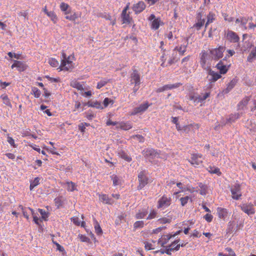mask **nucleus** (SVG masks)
<instances>
[{
  "instance_id": "nucleus-26",
  "label": "nucleus",
  "mask_w": 256,
  "mask_h": 256,
  "mask_svg": "<svg viewBox=\"0 0 256 256\" xmlns=\"http://www.w3.org/2000/svg\"><path fill=\"white\" fill-rule=\"evenodd\" d=\"M240 114L239 113H235L234 114H231L229 116V117L226 118V123L232 124L236 120L240 118Z\"/></svg>"
},
{
  "instance_id": "nucleus-46",
  "label": "nucleus",
  "mask_w": 256,
  "mask_h": 256,
  "mask_svg": "<svg viewBox=\"0 0 256 256\" xmlns=\"http://www.w3.org/2000/svg\"><path fill=\"white\" fill-rule=\"evenodd\" d=\"M28 208L30 211L31 214L32 215L33 218H34V223L36 224L37 225L39 226L40 225V224H39V218H38V217L37 216L36 214H35L34 210L31 208Z\"/></svg>"
},
{
  "instance_id": "nucleus-39",
  "label": "nucleus",
  "mask_w": 256,
  "mask_h": 256,
  "mask_svg": "<svg viewBox=\"0 0 256 256\" xmlns=\"http://www.w3.org/2000/svg\"><path fill=\"white\" fill-rule=\"evenodd\" d=\"M40 178L38 177L34 178V179L30 182V190H32L34 187L37 186L40 184Z\"/></svg>"
},
{
  "instance_id": "nucleus-20",
  "label": "nucleus",
  "mask_w": 256,
  "mask_h": 256,
  "mask_svg": "<svg viewBox=\"0 0 256 256\" xmlns=\"http://www.w3.org/2000/svg\"><path fill=\"white\" fill-rule=\"evenodd\" d=\"M132 127V124L129 122H121L118 123V126H116L117 128H120L122 130H127Z\"/></svg>"
},
{
  "instance_id": "nucleus-18",
  "label": "nucleus",
  "mask_w": 256,
  "mask_h": 256,
  "mask_svg": "<svg viewBox=\"0 0 256 256\" xmlns=\"http://www.w3.org/2000/svg\"><path fill=\"white\" fill-rule=\"evenodd\" d=\"M217 214L218 217L224 220L228 216V212L226 208L218 207L217 208Z\"/></svg>"
},
{
  "instance_id": "nucleus-29",
  "label": "nucleus",
  "mask_w": 256,
  "mask_h": 256,
  "mask_svg": "<svg viewBox=\"0 0 256 256\" xmlns=\"http://www.w3.org/2000/svg\"><path fill=\"white\" fill-rule=\"evenodd\" d=\"M93 220L96 233L98 236L102 235V230L100 226V224H98V222L96 220L95 218H94Z\"/></svg>"
},
{
  "instance_id": "nucleus-22",
  "label": "nucleus",
  "mask_w": 256,
  "mask_h": 256,
  "mask_svg": "<svg viewBox=\"0 0 256 256\" xmlns=\"http://www.w3.org/2000/svg\"><path fill=\"white\" fill-rule=\"evenodd\" d=\"M177 56V52L175 50H173L171 55L170 56V60H168V64L169 66H170L172 64H174L178 61L179 58H178Z\"/></svg>"
},
{
  "instance_id": "nucleus-64",
  "label": "nucleus",
  "mask_w": 256,
  "mask_h": 256,
  "mask_svg": "<svg viewBox=\"0 0 256 256\" xmlns=\"http://www.w3.org/2000/svg\"><path fill=\"white\" fill-rule=\"evenodd\" d=\"M79 237H80V240H81L82 242H89V241H90L89 238H88L86 236H84V235H82V234H80V235H79Z\"/></svg>"
},
{
  "instance_id": "nucleus-30",
  "label": "nucleus",
  "mask_w": 256,
  "mask_h": 256,
  "mask_svg": "<svg viewBox=\"0 0 256 256\" xmlns=\"http://www.w3.org/2000/svg\"><path fill=\"white\" fill-rule=\"evenodd\" d=\"M46 15L54 24H56L58 21V18L54 11H50L48 12H46Z\"/></svg>"
},
{
  "instance_id": "nucleus-25",
  "label": "nucleus",
  "mask_w": 256,
  "mask_h": 256,
  "mask_svg": "<svg viewBox=\"0 0 256 256\" xmlns=\"http://www.w3.org/2000/svg\"><path fill=\"white\" fill-rule=\"evenodd\" d=\"M54 201L56 208H60L64 204V198L62 196H59L56 197Z\"/></svg>"
},
{
  "instance_id": "nucleus-3",
  "label": "nucleus",
  "mask_w": 256,
  "mask_h": 256,
  "mask_svg": "<svg viewBox=\"0 0 256 256\" xmlns=\"http://www.w3.org/2000/svg\"><path fill=\"white\" fill-rule=\"evenodd\" d=\"M143 156L150 162L155 158L160 157V152L152 148H145L142 151Z\"/></svg>"
},
{
  "instance_id": "nucleus-19",
  "label": "nucleus",
  "mask_w": 256,
  "mask_h": 256,
  "mask_svg": "<svg viewBox=\"0 0 256 256\" xmlns=\"http://www.w3.org/2000/svg\"><path fill=\"white\" fill-rule=\"evenodd\" d=\"M216 14L212 12H210L206 16L207 20L206 23L205 24L204 32L206 31V28L208 26V24L213 22L216 20Z\"/></svg>"
},
{
  "instance_id": "nucleus-57",
  "label": "nucleus",
  "mask_w": 256,
  "mask_h": 256,
  "mask_svg": "<svg viewBox=\"0 0 256 256\" xmlns=\"http://www.w3.org/2000/svg\"><path fill=\"white\" fill-rule=\"evenodd\" d=\"M227 52L228 54L226 56L223 58V60H226L227 58H228L230 56H232L235 54V52L232 50H227Z\"/></svg>"
},
{
  "instance_id": "nucleus-5",
  "label": "nucleus",
  "mask_w": 256,
  "mask_h": 256,
  "mask_svg": "<svg viewBox=\"0 0 256 256\" xmlns=\"http://www.w3.org/2000/svg\"><path fill=\"white\" fill-rule=\"evenodd\" d=\"M232 197L233 199L238 200L242 196L241 186L238 183H235L230 188Z\"/></svg>"
},
{
  "instance_id": "nucleus-62",
  "label": "nucleus",
  "mask_w": 256,
  "mask_h": 256,
  "mask_svg": "<svg viewBox=\"0 0 256 256\" xmlns=\"http://www.w3.org/2000/svg\"><path fill=\"white\" fill-rule=\"evenodd\" d=\"M246 104H247V102L245 101L244 102H243V101L240 102L238 105V110L243 109L244 108L246 105Z\"/></svg>"
},
{
  "instance_id": "nucleus-35",
  "label": "nucleus",
  "mask_w": 256,
  "mask_h": 256,
  "mask_svg": "<svg viewBox=\"0 0 256 256\" xmlns=\"http://www.w3.org/2000/svg\"><path fill=\"white\" fill-rule=\"evenodd\" d=\"M256 59V46L252 50L248 57V60L249 62H252Z\"/></svg>"
},
{
  "instance_id": "nucleus-11",
  "label": "nucleus",
  "mask_w": 256,
  "mask_h": 256,
  "mask_svg": "<svg viewBox=\"0 0 256 256\" xmlns=\"http://www.w3.org/2000/svg\"><path fill=\"white\" fill-rule=\"evenodd\" d=\"M74 68L72 58L66 60H62L60 66L59 67L60 70L68 71L71 70Z\"/></svg>"
},
{
  "instance_id": "nucleus-59",
  "label": "nucleus",
  "mask_w": 256,
  "mask_h": 256,
  "mask_svg": "<svg viewBox=\"0 0 256 256\" xmlns=\"http://www.w3.org/2000/svg\"><path fill=\"white\" fill-rule=\"evenodd\" d=\"M225 250L228 252V255L225 256H236L235 252L231 248H226Z\"/></svg>"
},
{
  "instance_id": "nucleus-55",
  "label": "nucleus",
  "mask_w": 256,
  "mask_h": 256,
  "mask_svg": "<svg viewBox=\"0 0 256 256\" xmlns=\"http://www.w3.org/2000/svg\"><path fill=\"white\" fill-rule=\"evenodd\" d=\"M157 215V212L154 210H152L150 213L148 214V216L146 218L147 220H152L156 217Z\"/></svg>"
},
{
  "instance_id": "nucleus-38",
  "label": "nucleus",
  "mask_w": 256,
  "mask_h": 256,
  "mask_svg": "<svg viewBox=\"0 0 256 256\" xmlns=\"http://www.w3.org/2000/svg\"><path fill=\"white\" fill-rule=\"evenodd\" d=\"M126 215L122 214L118 216L115 220L116 225H120L122 222H126Z\"/></svg>"
},
{
  "instance_id": "nucleus-17",
  "label": "nucleus",
  "mask_w": 256,
  "mask_h": 256,
  "mask_svg": "<svg viewBox=\"0 0 256 256\" xmlns=\"http://www.w3.org/2000/svg\"><path fill=\"white\" fill-rule=\"evenodd\" d=\"M201 158L202 155L198 154H193L192 155V157L190 160H189V162L192 165L194 166H198L202 162L200 160Z\"/></svg>"
},
{
  "instance_id": "nucleus-16",
  "label": "nucleus",
  "mask_w": 256,
  "mask_h": 256,
  "mask_svg": "<svg viewBox=\"0 0 256 256\" xmlns=\"http://www.w3.org/2000/svg\"><path fill=\"white\" fill-rule=\"evenodd\" d=\"M146 8V4L142 1H140L138 3L134 4L132 6V10L135 14H138L142 12Z\"/></svg>"
},
{
  "instance_id": "nucleus-37",
  "label": "nucleus",
  "mask_w": 256,
  "mask_h": 256,
  "mask_svg": "<svg viewBox=\"0 0 256 256\" xmlns=\"http://www.w3.org/2000/svg\"><path fill=\"white\" fill-rule=\"evenodd\" d=\"M67 186V190L70 192H73L75 190H77L76 188V184L72 182H66Z\"/></svg>"
},
{
  "instance_id": "nucleus-9",
  "label": "nucleus",
  "mask_w": 256,
  "mask_h": 256,
  "mask_svg": "<svg viewBox=\"0 0 256 256\" xmlns=\"http://www.w3.org/2000/svg\"><path fill=\"white\" fill-rule=\"evenodd\" d=\"M150 106V104L148 102H144L140 104L139 106L134 108L132 112V115H136L138 114H142Z\"/></svg>"
},
{
  "instance_id": "nucleus-4",
  "label": "nucleus",
  "mask_w": 256,
  "mask_h": 256,
  "mask_svg": "<svg viewBox=\"0 0 256 256\" xmlns=\"http://www.w3.org/2000/svg\"><path fill=\"white\" fill-rule=\"evenodd\" d=\"M212 88V84L205 86L203 88L202 92L198 95V103H204L205 100L210 96Z\"/></svg>"
},
{
  "instance_id": "nucleus-45",
  "label": "nucleus",
  "mask_w": 256,
  "mask_h": 256,
  "mask_svg": "<svg viewBox=\"0 0 256 256\" xmlns=\"http://www.w3.org/2000/svg\"><path fill=\"white\" fill-rule=\"evenodd\" d=\"M144 222L142 220L136 222L134 224V230L140 228H142L144 226Z\"/></svg>"
},
{
  "instance_id": "nucleus-2",
  "label": "nucleus",
  "mask_w": 256,
  "mask_h": 256,
  "mask_svg": "<svg viewBox=\"0 0 256 256\" xmlns=\"http://www.w3.org/2000/svg\"><path fill=\"white\" fill-rule=\"evenodd\" d=\"M206 14L200 8L199 10L198 11L196 14V22L194 25L193 27L196 28L197 30H199L201 29L202 27L204 25L206 19L205 17Z\"/></svg>"
},
{
  "instance_id": "nucleus-6",
  "label": "nucleus",
  "mask_w": 256,
  "mask_h": 256,
  "mask_svg": "<svg viewBox=\"0 0 256 256\" xmlns=\"http://www.w3.org/2000/svg\"><path fill=\"white\" fill-rule=\"evenodd\" d=\"M226 50V47L220 46L218 48H213L210 50L212 58L214 60H218L223 56V53Z\"/></svg>"
},
{
  "instance_id": "nucleus-8",
  "label": "nucleus",
  "mask_w": 256,
  "mask_h": 256,
  "mask_svg": "<svg viewBox=\"0 0 256 256\" xmlns=\"http://www.w3.org/2000/svg\"><path fill=\"white\" fill-rule=\"evenodd\" d=\"M171 201L172 199L170 197H167L164 195L158 200L157 207L158 208L164 209L170 206Z\"/></svg>"
},
{
  "instance_id": "nucleus-61",
  "label": "nucleus",
  "mask_w": 256,
  "mask_h": 256,
  "mask_svg": "<svg viewBox=\"0 0 256 256\" xmlns=\"http://www.w3.org/2000/svg\"><path fill=\"white\" fill-rule=\"evenodd\" d=\"M204 218L208 222L212 221L213 216L211 214H207L204 216Z\"/></svg>"
},
{
  "instance_id": "nucleus-50",
  "label": "nucleus",
  "mask_w": 256,
  "mask_h": 256,
  "mask_svg": "<svg viewBox=\"0 0 256 256\" xmlns=\"http://www.w3.org/2000/svg\"><path fill=\"white\" fill-rule=\"evenodd\" d=\"M209 172L211 174H216L218 176H220L222 174V172H220V168H218L210 167Z\"/></svg>"
},
{
  "instance_id": "nucleus-41",
  "label": "nucleus",
  "mask_w": 256,
  "mask_h": 256,
  "mask_svg": "<svg viewBox=\"0 0 256 256\" xmlns=\"http://www.w3.org/2000/svg\"><path fill=\"white\" fill-rule=\"evenodd\" d=\"M189 200H190L191 202H192V198L190 197V196H186L184 197L181 198L180 199V202L182 206H185Z\"/></svg>"
},
{
  "instance_id": "nucleus-13",
  "label": "nucleus",
  "mask_w": 256,
  "mask_h": 256,
  "mask_svg": "<svg viewBox=\"0 0 256 256\" xmlns=\"http://www.w3.org/2000/svg\"><path fill=\"white\" fill-rule=\"evenodd\" d=\"M226 60H223V59L220 60L218 64L216 65V68L218 70H219L220 74H224L227 72L228 71V68L230 66V64L228 65L227 64H224V61Z\"/></svg>"
},
{
  "instance_id": "nucleus-7",
  "label": "nucleus",
  "mask_w": 256,
  "mask_h": 256,
  "mask_svg": "<svg viewBox=\"0 0 256 256\" xmlns=\"http://www.w3.org/2000/svg\"><path fill=\"white\" fill-rule=\"evenodd\" d=\"M208 74L210 76V78L208 79L210 82L208 85L212 84V88L213 87V83L215 82L218 79L222 78L221 74L218 72H216L212 70L210 68H208L207 69Z\"/></svg>"
},
{
  "instance_id": "nucleus-14",
  "label": "nucleus",
  "mask_w": 256,
  "mask_h": 256,
  "mask_svg": "<svg viewBox=\"0 0 256 256\" xmlns=\"http://www.w3.org/2000/svg\"><path fill=\"white\" fill-rule=\"evenodd\" d=\"M226 38L227 40L233 43L238 42L240 40V38L236 33L230 30L228 31Z\"/></svg>"
},
{
  "instance_id": "nucleus-33",
  "label": "nucleus",
  "mask_w": 256,
  "mask_h": 256,
  "mask_svg": "<svg viewBox=\"0 0 256 256\" xmlns=\"http://www.w3.org/2000/svg\"><path fill=\"white\" fill-rule=\"evenodd\" d=\"M111 180H112L113 185L114 186H116L118 185H121L122 180L120 177L116 175L113 174L110 176Z\"/></svg>"
},
{
  "instance_id": "nucleus-15",
  "label": "nucleus",
  "mask_w": 256,
  "mask_h": 256,
  "mask_svg": "<svg viewBox=\"0 0 256 256\" xmlns=\"http://www.w3.org/2000/svg\"><path fill=\"white\" fill-rule=\"evenodd\" d=\"M181 85H182V84L180 82H178V83H176V84H166V85L162 87H160V88H158L156 90V92H163L165 90L178 88Z\"/></svg>"
},
{
  "instance_id": "nucleus-44",
  "label": "nucleus",
  "mask_w": 256,
  "mask_h": 256,
  "mask_svg": "<svg viewBox=\"0 0 256 256\" xmlns=\"http://www.w3.org/2000/svg\"><path fill=\"white\" fill-rule=\"evenodd\" d=\"M31 94L34 96L36 98H38L40 96L41 94V92L40 90H38L36 87H32V92Z\"/></svg>"
},
{
  "instance_id": "nucleus-58",
  "label": "nucleus",
  "mask_w": 256,
  "mask_h": 256,
  "mask_svg": "<svg viewBox=\"0 0 256 256\" xmlns=\"http://www.w3.org/2000/svg\"><path fill=\"white\" fill-rule=\"evenodd\" d=\"M8 142L14 148H16L17 146L14 144V140L10 136H8L7 138Z\"/></svg>"
},
{
  "instance_id": "nucleus-40",
  "label": "nucleus",
  "mask_w": 256,
  "mask_h": 256,
  "mask_svg": "<svg viewBox=\"0 0 256 256\" xmlns=\"http://www.w3.org/2000/svg\"><path fill=\"white\" fill-rule=\"evenodd\" d=\"M3 101V103L5 104L6 105L9 106L10 107H12V104L10 102V100L8 98V96L6 94H2L0 96V97Z\"/></svg>"
},
{
  "instance_id": "nucleus-36",
  "label": "nucleus",
  "mask_w": 256,
  "mask_h": 256,
  "mask_svg": "<svg viewBox=\"0 0 256 256\" xmlns=\"http://www.w3.org/2000/svg\"><path fill=\"white\" fill-rule=\"evenodd\" d=\"M148 214V212L144 210L142 211H139L137 212L135 216V218L136 219H142L144 218Z\"/></svg>"
},
{
  "instance_id": "nucleus-32",
  "label": "nucleus",
  "mask_w": 256,
  "mask_h": 256,
  "mask_svg": "<svg viewBox=\"0 0 256 256\" xmlns=\"http://www.w3.org/2000/svg\"><path fill=\"white\" fill-rule=\"evenodd\" d=\"M118 156L126 162H130L132 160V158L123 150L119 152Z\"/></svg>"
},
{
  "instance_id": "nucleus-63",
  "label": "nucleus",
  "mask_w": 256,
  "mask_h": 256,
  "mask_svg": "<svg viewBox=\"0 0 256 256\" xmlns=\"http://www.w3.org/2000/svg\"><path fill=\"white\" fill-rule=\"evenodd\" d=\"M237 82V80L236 78H233L228 84V86H229L231 88H233L234 86H236Z\"/></svg>"
},
{
  "instance_id": "nucleus-60",
  "label": "nucleus",
  "mask_w": 256,
  "mask_h": 256,
  "mask_svg": "<svg viewBox=\"0 0 256 256\" xmlns=\"http://www.w3.org/2000/svg\"><path fill=\"white\" fill-rule=\"evenodd\" d=\"M170 220L166 218H160L158 220V222H160V224H165L166 223H170Z\"/></svg>"
},
{
  "instance_id": "nucleus-54",
  "label": "nucleus",
  "mask_w": 256,
  "mask_h": 256,
  "mask_svg": "<svg viewBox=\"0 0 256 256\" xmlns=\"http://www.w3.org/2000/svg\"><path fill=\"white\" fill-rule=\"evenodd\" d=\"M108 82V80H101L98 82L96 88L98 89H100L104 86Z\"/></svg>"
},
{
  "instance_id": "nucleus-24",
  "label": "nucleus",
  "mask_w": 256,
  "mask_h": 256,
  "mask_svg": "<svg viewBox=\"0 0 256 256\" xmlns=\"http://www.w3.org/2000/svg\"><path fill=\"white\" fill-rule=\"evenodd\" d=\"M188 44V38L186 39V44L184 45H181L180 46H176L174 50H175L176 52L177 51L179 52L180 54L182 56L184 54V52H186V47Z\"/></svg>"
},
{
  "instance_id": "nucleus-51",
  "label": "nucleus",
  "mask_w": 256,
  "mask_h": 256,
  "mask_svg": "<svg viewBox=\"0 0 256 256\" xmlns=\"http://www.w3.org/2000/svg\"><path fill=\"white\" fill-rule=\"evenodd\" d=\"M132 138L138 140L140 142H144V138L140 134L134 135L132 136Z\"/></svg>"
},
{
  "instance_id": "nucleus-21",
  "label": "nucleus",
  "mask_w": 256,
  "mask_h": 256,
  "mask_svg": "<svg viewBox=\"0 0 256 256\" xmlns=\"http://www.w3.org/2000/svg\"><path fill=\"white\" fill-rule=\"evenodd\" d=\"M60 10L64 12V14L67 15L71 13L72 11V8L70 7V6L65 3V2H62L60 4Z\"/></svg>"
},
{
  "instance_id": "nucleus-12",
  "label": "nucleus",
  "mask_w": 256,
  "mask_h": 256,
  "mask_svg": "<svg viewBox=\"0 0 256 256\" xmlns=\"http://www.w3.org/2000/svg\"><path fill=\"white\" fill-rule=\"evenodd\" d=\"M131 84H134L136 86H139L140 84V74L138 70L134 69L130 74Z\"/></svg>"
},
{
  "instance_id": "nucleus-56",
  "label": "nucleus",
  "mask_w": 256,
  "mask_h": 256,
  "mask_svg": "<svg viewBox=\"0 0 256 256\" xmlns=\"http://www.w3.org/2000/svg\"><path fill=\"white\" fill-rule=\"evenodd\" d=\"M170 54L169 51H166V50H164L162 55L161 56V60L165 62L166 60V56Z\"/></svg>"
},
{
  "instance_id": "nucleus-27",
  "label": "nucleus",
  "mask_w": 256,
  "mask_h": 256,
  "mask_svg": "<svg viewBox=\"0 0 256 256\" xmlns=\"http://www.w3.org/2000/svg\"><path fill=\"white\" fill-rule=\"evenodd\" d=\"M88 106L96 108L98 109H103L104 107L100 102L98 101L90 100L88 102Z\"/></svg>"
},
{
  "instance_id": "nucleus-48",
  "label": "nucleus",
  "mask_w": 256,
  "mask_h": 256,
  "mask_svg": "<svg viewBox=\"0 0 256 256\" xmlns=\"http://www.w3.org/2000/svg\"><path fill=\"white\" fill-rule=\"evenodd\" d=\"M38 210L39 211L40 214L42 216V218L44 220H46L48 216V213L46 212L44 210L38 208Z\"/></svg>"
},
{
  "instance_id": "nucleus-10",
  "label": "nucleus",
  "mask_w": 256,
  "mask_h": 256,
  "mask_svg": "<svg viewBox=\"0 0 256 256\" xmlns=\"http://www.w3.org/2000/svg\"><path fill=\"white\" fill-rule=\"evenodd\" d=\"M241 210L248 216L254 214L255 213V210L254 205L252 203L244 204L240 205Z\"/></svg>"
},
{
  "instance_id": "nucleus-1",
  "label": "nucleus",
  "mask_w": 256,
  "mask_h": 256,
  "mask_svg": "<svg viewBox=\"0 0 256 256\" xmlns=\"http://www.w3.org/2000/svg\"><path fill=\"white\" fill-rule=\"evenodd\" d=\"M138 185L137 186L138 190H142L149 182L148 172L146 170H143L138 173Z\"/></svg>"
},
{
  "instance_id": "nucleus-28",
  "label": "nucleus",
  "mask_w": 256,
  "mask_h": 256,
  "mask_svg": "<svg viewBox=\"0 0 256 256\" xmlns=\"http://www.w3.org/2000/svg\"><path fill=\"white\" fill-rule=\"evenodd\" d=\"M236 222L234 220H230L228 222L226 228L227 234H232L235 230Z\"/></svg>"
},
{
  "instance_id": "nucleus-47",
  "label": "nucleus",
  "mask_w": 256,
  "mask_h": 256,
  "mask_svg": "<svg viewBox=\"0 0 256 256\" xmlns=\"http://www.w3.org/2000/svg\"><path fill=\"white\" fill-rule=\"evenodd\" d=\"M114 101L108 98H106L103 101L104 108H106L110 104H113Z\"/></svg>"
},
{
  "instance_id": "nucleus-23",
  "label": "nucleus",
  "mask_w": 256,
  "mask_h": 256,
  "mask_svg": "<svg viewBox=\"0 0 256 256\" xmlns=\"http://www.w3.org/2000/svg\"><path fill=\"white\" fill-rule=\"evenodd\" d=\"M100 200L102 202L106 204H112L114 202L112 198H109L108 196L106 194L100 195Z\"/></svg>"
},
{
  "instance_id": "nucleus-34",
  "label": "nucleus",
  "mask_w": 256,
  "mask_h": 256,
  "mask_svg": "<svg viewBox=\"0 0 256 256\" xmlns=\"http://www.w3.org/2000/svg\"><path fill=\"white\" fill-rule=\"evenodd\" d=\"M160 18H156L152 22L151 28L154 30H158L160 25Z\"/></svg>"
},
{
  "instance_id": "nucleus-53",
  "label": "nucleus",
  "mask_w": 256,
  "mask_h": 256,
  "mask_svg": "<svg viewBox=\"0 0 256 256\" xmlns=\"http://www.w3.org/2000/svg\"><path fill=\"white\" fill-rule=\"evenodd\" d=\"M123 24H130L132 18H130V14L122 16Z\"/></svg>"
},
{
  "instance_id": "nucleus-52",
  "label": "nucleus",
  "mask_w": 256,
  "mask_h": 256,
  "mask_svg": "<svg viewBox=\"0 0 256 256\" xmlns=\"http://www.w3.org/2000/svg\"><path fill=\"white\" fill-rule=\"evenodd\" d=\"M52 243L56 246V250L62 252H66L63 246L60 245L56 241H54V239H52Z\"/></svg>"
},
{
  "instance_id": "nucleus-49",
  "label": "nucleus",
  "mask_w": 256,
  "mask_h": 256,
  "mask_svg": "<svg viewBox=\"0 0 256 256\" xmlns=\"http://www.w3.org/2000/svg\"><path fill=\"white\" fill-rule=\"evenodd\" d=\"M48 62L52 67H56L59 64L58 61L54 58H49Z\"/></svg>"
},
{
  "instance_id": "nucleus-43",
  "label": "nucleus",
  "mask_w": 256,
  "mask_h": 256,
  "mask_svg": "<svg viewBox=\"0 0 256 256\" xmlns=\"http://www.w3.org/2000/svg\"><path fill=\"white\" fill-rule=\"evenodd\" d=\"M248 20V18L246 17L242 16L241 17V22L240 26H242V29L244 30H246L247 29V27L246 24Z\"/></svg>"
},
{
  "instance_id": "nucleus-42",
  "label": "nucleus",
  "mask_w": 256,
  "mask_h": 256,
  "mask_svg": "<svg viewBox=\"0 0 256 256\" xmlns=\"http://www.w3.org/2000/svg\"><path fill=\"white\" fill-rule=\"evenodd\" d=\"M189 99L190 100H193L194 102L198 104V95L196 96L195 92L193 91L190 92L188 94Z\"/></svg>"
},
{
  "instance_id": "nucleus-31",
  "label": "nucleus",
  "mask_w": 256,
  "mask_h": 256,
  "mask_svg": "<svg viewBox=\"0 0 256 256\" xmlns=\"http://www.w3.org/2000/svg\"><path fill=\"white\" fill-rule=\"evenodd\" d=\"M198 186L200 188V194L202 196L206 195L207 194L208 186L202 182L198 183Z\"/></svg>"
}]
</instances>
